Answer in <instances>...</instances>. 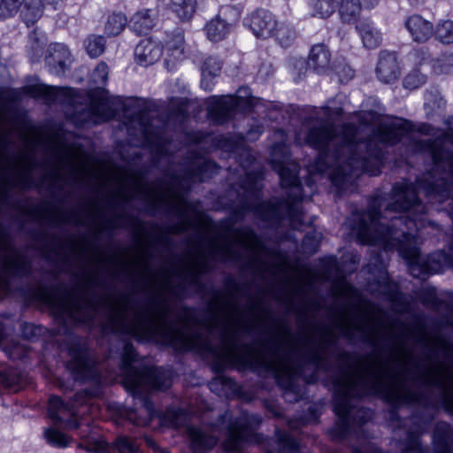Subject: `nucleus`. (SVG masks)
<instances>
[{
	"mask_svg": "<svg viewBox=\"0 0 453 453\" xmlns=\"http://www.w3.org/2000/svg\"><path fill=\"white\" fill-rule=\"evenodd\" d=\"M380 216L373 209H369L363 216V222L357 229L358 240L363 244L380 245L386 249L396 248L400 255L406 260L408 268L414 277H421L434 268L423 261L420 251L417 247L409 244L415 239L411 233L413 227L418 228L421 219L414 215L407 217H395L392 219L391 226L386 227L379 222Z\"/></svg>",
	"mask_w": 453,
	"mask_h": 453,
	"instance_id": "f257e3e1",
	"label": "nucleus"
},
{
	"mask_svg": "<svg viewBox=\"0 0 453 453\" xmlns=\"http://www.w3.org/2000/svg\"><path fill=\"white\" fill-rule=\"evenodd\" d=\"M402 372L391 370L388 364L378 359L365 360L346 375L339 385L334 411L342 419L349 413V399L366 394H379L389 399L403 397Z\"/></svg>",
	"mask_w": 453,
	"mask_h": 453,
	"instance_id": "f03ea898",
	"label": "nucleus"
},
{
	"mask_svg": "<svg viewBox=\"0 0 453 453\" xmlns=\"http://www.w3.org/2000/svg\"><path fill=\"white\" fill-rule=\"evenodd\" d=\"M112 320L125 333L140 339H159L178 350H211L207 341L193 334L187 323L170 325L163 313L152 315L122 308Z\"/></svg>",
	"mask_w": 453,
	"mask_h": 453,
	"instance_id": "7ed1b4c3",
	"label": "nucleus"
},
{
	"mask_svg": "<svg viewBox=\"0 0 453 453\" xmlns=\"http://www.w3.org/2000/svg\"><path fill=\"white\" fill-rule=\"evenodd\" d=\"M191 441L194 453H201L204 449H211L218 441V435L224 433L226 438L222 441L225 450H240L246 443L256 441L250 428L242 424V419L230 422V416L226 413L218 426L210 428L209 434L200 428L189 426L187 429Z\"/></svg>",
	"mask_w": 453,
	"mask_h": 453,
	"instance_id": "20e7f679",
	"label": "nucleus"
},
{
	"mask_svg": "<svg viewBox=\"0 0 453 453\" xmlns=\"http://www.w3.org/2000/svg\"><path fill=\"white\" fill-rule=\"evenodd\" d=\"M136 360V354L131 344H125L121 359V372L123 375V385L134 397L143 391L150 389L163 390L170 386V380L160 381L159 372L157 370L144 369L136 370L133 365Z\"/></svg>",
	"mask_w": 453,
	"mask_h": 453,
	"instance_id": "39448f33",
	"label": "nucleus"
},
{
	"mask_svg": "<svg viewBox=\"0 0 453 453\" xmlns=\"http://www.w3.org/2000/svg\"><path fill=\"white\" fill-rule=\"evenodd\" d=\"M217 355L225 362L233 365H252L257 363L269 370H273L277 376H292V371L288 360L280 358L278 356L271 358L264 357L260 354L254 352L250 347H240L232 339L222 340V346L217 352Z\"/></svg>",
	"mask_w": 453,
	"mask_h": 453,
	"instance_id": "423d86ee",
	"label": "nucleus"
},
{
	"mask_svg": "<svg viewBox=\"0 0 453 453\" xmlns=\"http://www.w3.org/2000/svg\"><path fill=\"white\" fill-rule=\"evenodd\" d=\"M443 187L441 184L436 185H425L421 181L417 182V187L412 184H397L393 188V196L395 203L389 204L385 213L388 214L392 211H411L416 213H424V206L419 203L417 197V189H423L427 196H438V201L441 202L444 198L448 197L447 183L441 180Z\"/></svg>",
	"mask_w": 453,
	"mask_h": 453,
	"instance_id": "0eeeda50",
	"label": "nucleus"
},
{
	"mask_svg": "<svg viewBox=\"0 0 453 453\" xmlns=\"http://www.w3.org/2000/svg\"><path fill=\"white\" fill-rule=\"evenodd\" d=\"M354 135L352 127H341L339 130L328 126H321L319 128L301 130L296 136L299 142L320 150H329L333 146H340L341 150H350Z\"/></svg>",
	"mask_w": 453,
	"mask_h": 453,
	"instance_id": "6e6552de",
	"label": "nucleus"
},
{
	"mask_svg": "<svg viewBox=\"0 0 453 453\" xmlns=\"http://www.w3.org/2000/svg\"><path fill=\"white\" fill-rule=\"evenodd\" d=\"M404 133V123L403 119L390 118L380 123L378 129L372 134L367 147L372 148V144L382 143L393 145L398 142Z\"/></svg>",
	"mask_w": 453,
	"mask_h": 453,
	"instance_id": "1a4fd4ad",
	"label": "nucleus"
},
{
	"mask_svg": "<svg viewBox=\"0 0 453 453\" xmlns=\"http://www.w3.org/2000/svg\"><path fill=\"white\" fill-rule=\"evenodd\" d=\"M249 27L257 38L266 39L273 37L277 25L274 16L265 10L254 12L248 19Z\"/></svg>",
	"mask_w": 453,
	"mask_h": 453,
	"instance_id": "9d476101",
	"label": "nucleus"
},
{
	"mask_svg": "<svg viewBox=\"0 0 453 453\" xmlns=\"http://www.w3.org/2000/svg\"><path fill=\"white\" fill-rule=\"evenodd\" d=\"M404 26L411 39L416 42H427L434 32L433 23L419 14H413L408 17Z\"/></svg>",
	"mask_w": 453,
	"mask_h": 453,
	"instance_id": "9b49d317",
	"label": "nucleus"
},
{
	"mask_svg": "<svg viewBox=\"0 0 453 453\" xmlns=\"http://www.w3.org/2000/svg\"><path fill=\"white\" fill-rule=\"evenodd\" d=\"M376 73L379 80L384 83H391L398 80L400 68L394 53L388 51L380 53Z\"/></svg>",
	"mask_w": 453,
	"mask_h": 453,
	"instance_id": "f8f14e48",
	"label": "nucleus"
},
{
	"mask_svg": "<svg viewBox=\"0 0 453 453\" xmlns=\"http://www.w3.org/2000/svg\"><path fill=\"white\" fill-rule=\"evenodd\" d=\"M223 16H226V12H220L210 19L203 27L206 37L211 42H217L224 40L232 29L233 23L226 20Z\"/></svg>",
	"mask_w": 453,
	"mask_h": 453,
	"instance_id": "ddd939ff",
	"label": "nucleus"
},
{
	"mask_svg": "<svg viewBox=\"0 0 453 453\" xmlns=\"http://www.w3.org/2000/svg\"><path fill=\"white\" fill-rule=\"evenodd\" d=\"M46 61L52 73L61 75L71 63V53L64 44L56 43L51 45Z\"/></svg>",
	"mask_w": 453,
	"mask_h": 453,
	"instance_id": "4468645a",
	"label": "nucleus"
},
{
	"mask_svg": "<svg viewBox=\"0 0 453 453\" xmlns=\"http://www.w3.org/2000/svg\"><path fill=\"white\" fill-rule=\"evenodd\" d=\"M134 56L138 64L150 65L161 58L162 48L154 41L150 39L142 40L135 47Z\"/></svg>",
	"mask_w": 453,
	"mask_h": 453,
	"instance_id": "2eb2a0df",
	"label": "nucleus"
},
{
	"mask_svg": "<svg viewBox=\"0 0 453 453\" xmlns=\"http://www.w3.org/2000/svg\"><path fill=\"white\" fill-rule=\"evenodd\" d=\"M331 65V53L326 45L318 43L311 47L308 57V65L318 73H326Z\"/></svg>",
	"mask_w": 453,
	"mask_h": 453,
	"instance_id": "dca6fc26",
	"label": "nucleus"
},
{
	"mask_svg": "<svg viewBox=\"0 0 453 453\" xmlns=\"http://www.w3.org/2000/svg\"><path fill=\"white\" fill-rule=\"evenodd\" d=\"M71 360L66 367L71 371L75 380H86L90 372V367L87 358V354L83 350H73L70 352Z\"/></svg>",
	"mask_w": 453,
	"mask_h": 453,
	"instance_id": "f3484780",
	"label": "nucleus"
},
{
	"mask_svg": "<svg viewBox=\"0 0 453 453\" xmlns=\"http://www.w3.org/2000/svg\"><path fill=\"white\" fill-rule=\"evenodd\" d=\"M140 401L142 405L138 412L134 410H126L122 415L135 426H147L155 416L153 404L146 397L140 398Z\"/></svg>",
	"mask_w": 453,
	"mask_h": 453,
	"instance_id": "a211bd4d",
	"label": "nucleus"
},
{
	"mask_svg": "<svg viewBox=\"0 0 453 453\" xmlns=\"http://www.w3.org/2000/svg\"><path fill=\"white\" fill-rule=\"evenodd\" d=\"M273 168L280 175L283 187H290L299 190V168L296 162H288L287 165L274 163Z\"/></svg>",
	"mask_w": 453,
	"mask_h": 453,
	"instance_id": "6ab92c4d",
	"label": "nucleus"
},
{
	"mask_svg": "<svg viewBox=\"0 0 453 453\" xmlns=\"http://www.w3.org/2000/svg\"><path fill=\"white\" fill-rule=\"evenodd\" d=\"M356 28L365 47L375 49L380 46L382 40L381 34L370 21H360L357 24Z\"/></svg>",
	"mask_w": 453,
	"mask_h": 453,
	"instance_id": "aec40b11",
	"label": "nucleus"
},
{
	"mask_svg": "<svg viewBox=\"0 0 453 453\" xmlns=\"http://www.w3.org/2000/svg\"><path fill=\"white\" fill-rule=\"evenodd\" d=\"M215 107H211L210 113L215 112L220 116V121L228 118L237 106V99L232 96L213 97Z\"/></svg>",
	"mask_w": 453,
	"mask_h": 453,
	"instance_id": "412c9836",
	"label": "nucleus"
},
{
	"mask_svg": "<svg viewBox=\"0 0 453 453\" xmlns=\"http://www.w3.org/2000/svg\"><path fill=\"white\" fill-rule=\"evenodd\" d=\"M359 0H342L339 6V15L344 23H355L361 12Z\"/></svg>",
	"mask_w": 453,
	"mask_h": 453,
	"instance_id": "4be33fe9",
	"label": "nucleus"
},
{
	"mask_svg": "<svg viewBox=\"0 0 453 453\" xmlns=\"http://www.w3.org/2000/svg\"><path fill=\"white\" fill-rule=\"evenodd\" d=\"M154 27V19L150 11L136 12L131 19L130 27L137 35H147Z\"/></svg>",
	"mask_w": 453,
	"mask_h": 453,
	"instance_id": "5701e85b",
	"label": "nucleus"
},
{
	"mask_svg": "<svg viewBox=\"0 0 453 453\" xmlns=\"http://www.w3.org/2000/svg\"><path fill=\"white\" fill-rule=\"evenodd\" d=\"M196 0H171V10L181 19L188 20L196 11Z\"/></svg>",
	"mask_w": 453,
	"mask_h": 453,
	"instance_id": "b1692460",
	"label": "nucleus"
},
{
	"mask_svg": "<svg viewBox=\"0 0 453 453\" xmlns=\"http://www.w3.org/2000/svg\"><path fill=\"white\" fill-rule=\"evenodd\" d=\"M105 39L103 35H90L84 41L88 55L96 58L101 56L105 50Z\"/></svg>",
	"mask_w": 453,
	"mask_h": 453,
	"instance_id": "393cba45",
	"label": "nucleus"
},
{
	"mask_svg": "<svg viewBox=\"0 0 453 453\" xmlns=\"http://www.w3.org/2000/svg\"><path fill=\"white\" fill-rule=\"evenodd\" d=\"M127 25V18L121 13L111 14L106 21L104 31L110 36L119 35Z\"/></svg>",
	"mask_w": 453,
	"mask_h": 453,
	"instance_id": "a878e982",
	"label": "nucleus"
},
{
	"mask_svg": "<svg viewBox=\"0 0 453 453\" xmlns=\"http://www.w3.org/2000/svg\"><path fill=\"white\" fill-rule=\"evenodd\" d=\"M339 0H310V6L315 15L327 18L334 13Z\"/></svg>",
	"mask_w": 453,
	"mask_h": 453,
	"instance_id": "bb28decb",
	"label": "nucleus"
},
{
	"mask_svg": "<svg viewBox=\"0 0 453 453\" xmlns=\"http://www.w3.org/2000/svg\"><path fill=\"white\" fill-rule=\"evenodd\" d=\"M434 34L440 42L443 44L453 43V21L443 20L438 23Z\"/></svg>",
	"mask_w": 453,
	"mask_h": 453,
	"instance_id": "cd10ccee",
	"label": "nucleus"
},
{
	"mask_svg": "<svg viewBox=\"0 0 453 453\" xmlns=\"http://www.w3.org/2000/svg\"><path fill=\"white\" fill-rule=\"evenodd\" d=\"M221 67L222 64L217 58H207L202 66L203 84L205 86V81L208 77L218 76L220 73Z\"/></svg>",
	"mask_w": 453,
	"mask_h": 453,
	"instance_id": "c85d7f7f",
	"label": "nucleus"
},
{
	"mask_svg": "<svg viewBox=\"0 0 453 453\" xmlns=\"http://www.w3.org/2000/svg\"><path fill=\"white\" fill-rule=\"evenodd\" d=\"M165 50L173 56V58H180L184 53V35L180 33L174 35L166 42Z\"/></svg>",
	"mask_w": 453,
	"mask_h": 453,
	"instance_id": "c756f323",
	"label": "nucleus"
},
{
	"mask_svg": "<svg viewBox=\"0 0 453 453\" xmlns=\"http://www.w3.org/2000/svg\"><path fill=\"white\" fill-rule=\"evenodd\" d=\"M433 70L437 74L449 73L453 70V52H446L434 59Z\"/></svg>",
	"mask_w": 453,
	"mask_h": 453,
	"instance_id": "7c9ffc66",
	"label": "nucleus"
},
{
	"mask_svg": "<svg viewBox=\"0 0 453 453\" xmlns=\"http://www.w3.org/2000/svg\"><path fill=\"white\" fill-rule=\"evenodd\" d=\"M273 37H275V39L282 46H288L293 42L295 38V32L288 25L277 24L275 27V30L273 31Z\"/></svg>",
	"mask_w": 453,
	"mask_h": 453,
	"instance_id": "2f4dec72",
	"label": "nucleus"
},
{
	"mask_svg": "<svg viewBox=\"0 0 453 453\" xmlns=\"http://www.w3.org/2000/svg\"><path fill=\"white\" fill-rule=\"evenodd\" d=\"M44 435L47 441L53 446L65 448L69 444V438L56 429H47Z\"/></svg>",
	"mask_w": 453,
	"mask_h": 453,
	"instance_id": "473e14b6",
	"label": "nucleus"
},
{
	"mask_svg": "<svg viewBox=\"0 0 453 453\" xmlns=\"http://www.w3.org/2000/svg\"><path fill=\"white\" fill-rule=\"evenodd\" d=\"M115 448L119 453H137L139 449L136 441L127 437L118 438Z\"/></svg>",
	"mask_w": 453,
	"mask_h": 453,
	"instance_id": "72a5a7b5",
	"label": "nucleus"
},
{
	"mask_svg": "<svg viewBox=\"0 0 453 453\" xmlns=\"http://www.w3.org/2000/svg\"><path fill=\"white\" fill-rule=\"evenodd\" d=\"M426 76L418 70L411 72L403 80V86L409 89H415L424 84Z\"/></svg>",
	"mask_w": 453,
	"mask_h": 453,
	"instance_id": "f704fd0d",
	"label": "nucleus"
},
{
	"mask_svg": "<svg viewBox=\"0 0 453 453\" xmlns=\"http://www.w3.org/2000/svg\"><path fill=\"white\" fill-rule=\"evenodd\" d=\"M278 443L282 453H296L298 449L297 442L286 434H278Z\"/></svg>",
	"mask_w": 453,
	"mask_h": 453,
	"instance_id": "c9c22d12",
	"label": "nucleus"
},
{
	"mask_svg": "<svg viewBox=\"0 0 453 453\" xmlns=\"http://www.w3.org/2000/svg\"><path fill=\"white\" fill-rule=\"evenodd\" d=\"M23 0H2L0 3V14L3 17H11L15 14L21 6Z\"/></svg>",
	"mask_w": 453,
	"mask_h": 453,
	"instance_id": "e433bc0d",
	"label": "nucleus"
},
{
	"mask_svg": "<svg viewBox=\"0 0 453 453\" xmlns=\"http://www.w3.org/2000/svg\"><path fill=\"white\" fill-rule=\"evenodd\" d=\"M67 407L63 401L58 396H51L49 399V415L52 419H59L60 412L65 411Z\"/></svg>",
	"mask_w": 453,
	"mask_h": 453,
	"instance_id": "4c0bfd02",
	"label": "nucleus"
},
{
	"mask_svg": "<svg viewBox=\"0 0 453 453\" xmlns=\"http://www.w3.org/2000/svg\"><path fill=\"white\" fill-rule=\"evenodd\" d=\"M108 73L109 68L106 63L103 61L98 63L92 73L93 81L96 84H104L107 81Z\"/></svg>",
	"mask_w": 453,
	"mask_h": 453,
	"instance_id": "58836bf2",
	"label": "nucleus"
},
{
	"mask_svg": "<svg viewBox=\"0 0 453 453\" xmlns=\"http://www.w3.org/2000/svg\"><path fill=\"white\" fill-rule=\"evenodd\" d=\"M59 310L61 312L77 319L78 314L76 313L80 312L81 309L80 307L76 308V304L73 303V298L68 296L61 300Z\"/></svg>",
	"mask_w": 453,
	"mask_h": 453,
	"instance_id": "ea45409f",
	"label": "nucleus"
},
{
	"mask_svg": "<svg viewBox=\"0 0 453 453\" xmlns=\"http://www.w3.org/2000/svg\"><path fill=\"white\" fill-rule=\"evenodd\" d=\"M372 162L374 163L375 166L374 167H372L370 168L368 166V164L367 163H361V170L362 172L364 173H366L370 175H378L380 173V159L378 157H372Z\"/></svg>",
	"mask_w": 453,
	"mask_h": 453,
	"instance_id": "a19ab883",
	"label": "nucleus"
},
{
	"mask_svg": "<svg viewBox=\"0 0 453 453\" xmlns=\"http://www.w3.org/2000/svg\"><path fill=\"white\" fill-rule=\"evenodd\" d=\"M17 382L15 378H11L8 372H0V383L4 385L5 388H11L13 384Z\"/></svg>",
	"mask_w": 453,
	"mask_h": 453,
	"instance_id": "79ce46f5",
	"label": "nucleus"
},
{
	"mask_svg": "<svg viewBox=\"0 0 453 453\" xmlns=\"http://www.w3.org/2000/svg\"><path fill=\"white\" fill-rule=\"evenodd\" d=\"M166 417L170 418V420L167 425L174 426V427L180 426V423H179L180 414H178L174 411H168L166 413Z\"/></svg>",
	"mask_w": 453,
	"mask_h": 453,
	"instance_id": "37998d69",
	"label": "nucleus"
},
{
	"mask_svg": "<svg viewBox=\"0 0 453 453\" xmlns=\"http://www.w3.org/2000/svg\"><path fill=\"white\" fill-rule=\"evenodd\" d=\"M112 116H113V114H112L111 111H107L104 115H99V116L93 117L91 120L95 124H98V123H101V122H105V121L110 120L112 118Z\"/></svg>",
	"mask_w": 453,
	"mask_h": 453,
	"instance_id": "c03bdc74",
	"label": "nucleus"
},
{
	"mask_svg": "<svg viewBox=\"0 0 453 453\" xmlns=\"http://www.w3.org/2000/svg\"><path fill=\"white\" fill-rule=\"evenodd\" d=\"M235 317V314H233V317L226 321V328L230 331H235L240 327L239 321Z\"/></svg>",
	"mask_w": 453,
	"mask_h": 453,
	"instance_id": "a18cd8bd",
	"label": "nucleus"
},
{
	"mask_svg": "<svg viewBox=\"0 0 453 453\" xmlns=\"http://www.w3.org/2000/svg\"><path fill=\"white\" fill-rule=\"evenodd\" d=\"M215 77H208L206 79V81H205V86L203 84V79L201 80V87L204 89V90H211L214 83H213V79Z\"/></svg>",
	"mask_w": 453,
	"mask_h": 453,
	"instance_id": "49530a36",
	"label": "nucleus"
},
{
	"mask_svg": "<svg viewBox=\"0 0 453 453\" xmlns=\"http://www.w3.org/2000/svg\"><path fill=\"white\" fill-rule=\"evenodd\" d=\"M27 330H29L30 334H31L32 335H34V334H36V331H38L39 329H38L36 326H33V325H27V326H25L24 330H23V333H24V334H25L27 337H28V334L27 333Z\"/></svg>",
	"mask_w": 453,
	"mask_h": 453,
	"instance_id": "de8ad7c7",
	"label": "nucleus"
},
{
	"mask_svg": "<svg viewBox=\"0 0 453 453\" xmlns=\"http://www.w3.org/2000/svg\"><path fill=\"white\" fill-rule=\"evenodd\" d=\"M358 164L359 162L357 160V158L355 157H351L349 159V162H348V165L351 167V168H358Z\"/></svg>",
	"mask_w": 453,
	"mask_h": 453,
	"instance_id": "09e8293b",
	"label": "nucleus"
},
{
	"mask_svg": "<svg viewBox=\"0 0 453 453\" xmlns=\"http://www.w3.org/2000/svg\"><path fill=\"white\" fill-rule=\"evenodd\" d=\"M349 173H352V170L349 172V171H346L345 169L342 168V174L344 176L348 175Z\"/></svg>",
	"mask_w": 453,
	"mask_h": 453,
	"instance_id": "8fccbe9b",
	"label": "nucleus"
},
{
	"mask_svg": "<svg viewBox=\"0 0 453 453\" xmlns=\"http://www.w3.org/2000/svg\"><path fill=\"white\" fill-rule=\"evenodd\" d=\"M413 452H414V453H419V449H415L413 450Z\"/></svg>",
	"mask_w": 453,
	"mask_h": 453,
	"instance_id": "3c124183",
	"label": "nucleus"
},
{
	"mask_svg": "<svg viewBox=\"0 0 453 453\" xmlns=\"http://www.w3.org/2000/svg\"><path fill=\"white\" fill-rule=\"evenodd\" d=\"M165 418H166V417L163 418V419H162V422H163V423H165V424H166Z\"/></svg>",
	"mask_w": 453,
	"mask_h": 453,
	"instance_id": "603ef678",
	"label": "nucleus"
},
{
	"mask_svg": "<svg viewBox=\"0 0 453 453\" xmlns=\"http://www.w3.org/2000/svg\"><path fill=\"white\" fill-rule=\"evenodd\" d=\"M354 453H359V452H357V451H355Z\"/></svg>",
	"mask_w": 453,
	"mask_h": 453,
	"instance_id": "864d4df0",
	"label": "nucleus"
}]
</instances>
